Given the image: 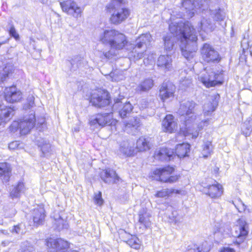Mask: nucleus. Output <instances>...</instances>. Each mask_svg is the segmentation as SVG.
I'll list each match as a JSON object with an SVG mask.
<instances>
[{
    "label": "nucleus",
    "instance_id": "nucleus-39",
    "mask_svg": "<svg viewBox=\"0 0 252 252\" xmlns=\"http://www.w3.org/2000/svg\"><path fill=\"white\" fill-rule=\"evenodd\" d=\"M93 199L94 203L98 206L102 205L104 203V200L102 197V193L100 191L94 194Z\"/></svg>",
    "mask_w": 252,
    "mask_h": 252
},
{
    "label": "nucleus",
    "instance_id": "nucleus-36",
    "mask_svg": "<svg viewBox=\"0 0 252 252\" xmlns=\"http://www.w3.org/2000/svg\"><path fill=\"white\" fill-rule=\"evenodd\" d=\"M133 110V106L129 102H126L119 111V116L123 118L127 117Z\"/></svg>",
    "mask_w": 252,
    "mask_h": 252
},
{
    "label": "nucleus",
    "instance_id": "nucleus-35",
    "mask_svg": "<svg viewBox=\"0 0 252 252\" xmlns=\"http://www.w3.org/2000/svg\"><path fill=\"white\" fill-rule=\"evenodd\" d=\"M136 148L139 152H144L150 149V142L147 138L140 136L136 141Z\"/></svg>",
    "mask_w": 252,
    "mask_h": 252
},
{
    "label": "nucleus",
    "instance_id": "nucleus-32",
    "mask_svg": "<svg viewBox=\"0 0 252 252\" xmlns=\"http://www.w3.org/2000/svg\"><path fill=\"white\" fill-rule=\"evenodd\" d=\"M113 45H111V47H125L129 45L126 36L118 32V34L115 36L113 38Z\"/></svg>",
    "mask_w": 252,
    "mask_h": 252
},
{
    "label": "nucleus",
    "instance_id": "nucleus-42",
    "mask_svg": "<svg viewBox=\"0 0 252 252\" xmlns=\"http://www.w3.org/2000/svg\"><path fill=\"white\" fill-rule=\"evenodd\" d=\"M182 53L183 56L188 60H189L193 57V52L188 51L187 48H182Z\"/></svg>",
    "mask_w": 252,
    "mask_h": 252
},
{
    "label": "nucleus",
    "instance_id": "nucleus-30",
    "mask_svg": "<svg viewBox=\"0 0 252 252\" xmlns=\"http://www.w3.org/2000/svg\"><path fill=\"white\" fill-rule=\"evenodd\" d=\"M182 6L187 10V13L189 17H192L195 12H197V9L201 8L202 4H198L196 7L194 2H192L191 0H184L182 2Z\"/></svg>",
    "mask_w": 252,
    "mask_h": 252
},
{
    "label": "nucleus",
    "instance_id": "nucleus-8",
    "mask_svg": "<svg viewBox=\"0 0 252 252\" xmlns=\"http://www.w3.org/2000/svg\"><path fill=\"white\" fill-rule=\"evenodd\" d=\"M70 243L61 238L54 239L51 237L45 240V245L53 252H66L70 248Z\"/></svg>",
    "mask_w": 252,
    "mask_h": 252
},
{
    "label": "nucleus",
    "instance_id": "nucleus-37",
    "mask_svg": "<svg viewBox=\"0 0 252 252\" xmlns=\"http://www.w3.org/2000/svg\"><path fill=\"white\" fill-rule=\"evenodd\" d=\"M24 187V184L23 182H19L10 192V196L12 198L19 197L20 193Z\"/></svg>",
    "mask_w": 252,
    "mask_h": 252
},
{
    "label": "nucleus",
    "instance_id": "nucleus-11",
    "mask_svg": "<svg viewBox=\"0 0 252 252\" xmlns=\"http://www.w3.org/2000/svg\"><path fill=\"white\" fill-rule=\"evenodd\" d=\"M178 127L177 119L171 114L165 115L161 121V128L164 133H175L178 131Z\"/></svg>",
    "mask_w": 252,
    "mask_h": 252
},
{
    "label": "nucleus",
    "instance_id": "nucleus-25",
    "mask_svg": "<svg viewBox=\"0 0 252 252\" xmlns=\"http://www.w3.org/2000/svg\"><path fill=\"white\" fill-rule=\"evenodd\" d=\"M182 192L181 189L171 188L161 189L156 191L154 196L158 198H168L173 194H180Z\"/></svg>",
    "mask_w": 252,
    "mask_h": 252
},
{
    "label": "nucleus",
    "instance_id": "nucleus-45",
    "mask_svg": "<svg viewBox=\"0 0 252 252\" xmlns=\"http://www.w3.org/2000/svg\"><path fill=\"white\" fill-rule=\"evenodd\" d=\"M19 144L16 141H13L10 143L8 145V147L10 149L14 150L18 148Z\"/></svg>",
    "mask_w": 252,
    "mask_h": 252
},
{
    "label": "nucleus",
    "instance_id": "nucleus-13",
    "mask_svg": "<svg viewBox=\"0 0 252 252\" xmlns=\"http://www.w3.org/2000/svg\"><path fill=\"white\" fill-rule=\"evenodd\" d=\"M201 191L211 198L217 199L222 195L223 188L220 184L217 182L212 185L202 186Z\"/></svg>",
    "mask_w": 252,
    "mask_h": 252
},
{
    "label": "nucleus",
    "instance_id": "nucleus-15",
    "mask_svg": "<svg viewBox=\"0 0 252 252\" xmlns=\"http://www.w3.org/2000/svg\"><path fill=\"white\" fill-rule=\"evenodd\" d=\"M98 32V38L101 42L106 46L113 45V38L116 34H118V31L114 30H98L96 31Z\"/></svg>",
    "mask_w": 252,
    "mask_h": 252
},
{
    "label": "nucleus",
    "instance_id": "nucleus-40",
    "mask_svg": "<svg viewBox=\"0 0 252 252\" xmlns=\"http://www.w3.org/2000/svg\"><path fill=\"white\" fill-rule=\"evenodd\" d=\"M214 19L217 21H222L225 17V13L220 9L215 10L214 13Z\"/></svg>",
    "mask_w": 252,
    "mask_h": 252
},
{
    "label": "nucleus",
    "instance_id": "nucleus-10",
    "mask_svg": "<svg viewBox=\"0 0 252 252\" xmlns=\"http://www.w3.org/2000/svg\"><path fill=\"white\" fill-rule=\"evenodd\" d=\"M33 127L32 120H18L13 121L9 127L10 132L14 133L18 130L21 135H26L29 133Z\"/></svg>",
    "mask_w": 252,
    "mask_h": 252
},
{
    "label": "nucleus",
    "instance_id": "nucleus-34",
    "mask_svg": "<svg viewBox=\"0 0 252 252\" xmlns=\"http://www.w3.org/2000/svg\"><path fill=\"white\" fill-rule=\"evenodd\" d=\"M152 40V37L150 33L143 34L136 40L137 47H147L151 45Z\"/></svg>",
    "mask_w": 252,
    "mask_h": 252
},
{
    "label": "nucleus",
    "instance_id": "nucleus-26",
    "mask_svg": "<svg viewBox=\"0 0 252 252\" xmlns=\"http://www.w3.org/2000/svg\"><path fill=\"white\" fill-rule=\"evenodd\" d=\"M214 29V26L211 21L205 18H203L198 26V29H200L198 30V32L203 40L206 38L205 34H207L209 32H211Z\"/></svg>",
    "mask_w": 252,
    "mask_h": 252
},
{
    "label": "nucleus",
    "instance_id": "nucleus-44",
    "mask_svg": "<svg viewBox=\"0 0 252 252\" xmlns=\"http://www.w3.org/2000/svg\"><path fill=\"white\" fill-rule=\"evenodd\" d=\"M9 34L15 38L16 39H18L19 38L18 33L17 32L14 26L11 25L9 30Z\"/></svg>",
    "mask_w": 252,
    "mask_h": 252
},
{
    "label": "nucleus",
    "instance_id": "nucleus-38",
    "mask_svg": "<svg viewBox=\"0 0 252 252\" xmlns=\"http://www.w3.org/2000/svg\"><path fill=\"white\" fill-rule=\"evenodd\" d=\"M2 70L4 73L2 75V78L3 79H5L9 76V75L13 73V65L11 63H7L5 64L4 66L2 68Z\"/></svg>",
    "mask_w": 252,
    "mask_h": 252
},
{
    "label": "nucleus",
    "instance_id": "nucleus-49",
    "mask_svg": "<svg viewBox=\"0 0 252 252\" xmlns=\"http://www.w3.org/2000/svg\"><path fill=\"white\" fill-rule=\"evenodd\" d=\"M14 229H17V230H19V229H20L19 225H14Z\"/></svg>",
    "mask_w": 252,
    "mask_h": 252
},
{
    "label": "nucleus",
    "instance_id": "nucleus-18",
    "mask_svg": "<svg viewBox=\"0 0 252 252\" xmlns=\"http://www.w3.org/2000/svg\"><path fill=\"white\" fill-rule=\"evenodd\" d=\"M194 120H195V117H193L192 116L189 117L188 118H185L183 122V126L180 127L179 129L178 128L177 134L179 135L183 136L184 137L191 135L192 138L194 139L197 138L198 135V132L196 131L194 133H191L190 128L188 126Z\"/></svg>",
    "mask_w": 252,
    "mask_h": 252
},
{
    "label": "nucleus",
    "instance_id": "nucleus-20",
    "mask_svg": "<svg viewBox=\"0 0 252 252\" xmlns=\"http://www.w3.org/2000/svg\"><path fill=\"white\" fill-rule=\"evenodd\" d=\"M14 114V107L0 105V125L9 122Z\"/></svg>",
    "mask_w": 252,
    "mask_h": 252
},
{
    "label": "nucleus",
    "instance_id": "nucleus-6",
    "mask_svg": "<svg viewBox=\"0 0 252 252\" xmlns=\"http://www.w3.org/2000/svg\"><path fill=\"white\" fill-rule=\"evenodd\" d=\"M118 121L114 117L113 112L98 113L95 118L89 121L91 126H99L100 127L105 126L116 127Z\"/></svg>",
    "mask_w": 252,
    "mask_h": 252
},
{
    "label": "nucleus",
    "instance_id": "nucleus-7",
    "mask_svg": "<svg viewBox=\"0 0 252 252\" xmlns=\"http://www.w3.org/2000/svg\"><path fill=\"white\" fill-rule=\"evenodd\" d=\"M235 227V237L236 240L233 242V244L239 246L244 243L249 234V224L243 218H239L236 220Z\"/></svg>",
    "mask_w": 252,
    "mask_h": 252
},
{
    "label": "nucleus",
    "instance_id": "nucleus-12",
    "mask_svg": "<svg viewBox=\"0 0 252 252\" xmlns=\"http://www.w3.org/2000/svg\"><path fill=\"white\" fill-rule=\"evenodd\" d=\"M3 97L7 103L12 104L21 101L23 94L16 85H12L5 88Z\"/></svg>",
    "mask_w": 252,
    "mask_h": 252
},
{
    "label": "nucleus",
    "instance_id": "nucleus-1",
    "mask_svg": "<svg viewBox=\"0 0 252 252\" xmlns=\"http://www.w3.org/2000/svg\"><path fill=\"white\" fill-rule=\"evenodd\" d=\"M169 29L171 33L174 35L178 36L182 46L195 45L197 38L195 31L191 24L189 22L185 23L182 21L172 23L169 26Z\"/></svg>",
    "mask_w": 252,
    "mask_h": 252
},
{
    "label": "nucleus",
    "instance_id": "nucleus-4",
    "mask_svg": "<svg viewBox=\"0 0 252 252\" xmlns=\"http://www.w3.org/2000/svg\"><path fill=\"white\" fill-rule=\"evenodd\" d=\"M90 103L93 106L101 108L110 105L112 103V97L106 89L96 88L93 90L88 97Z\"/></svg>",
    "mask_w": 252,
    "mask_h": 252
},
{
    "label": "nucleus",
    "instance_id": "nucleus-9",
    "mask_svg": "<svg viewBox=\"0 0 252 252\" xmlns=\"http://www.w3.org/2000/svg\"><path fill=\"white\" fill-rule=\"evenodd\" d=\"M46 217V212L44 205L41 203L31 211L30 220L33 226L37 227L43 225Z\"/></svg>",
    "mask_w": 252,
    "mask_h": 252
},
{
    "label": "nucleus",
    "instance_id": "nucleus-19",
    "mask_svg": "<svg viewBox=\"0 0 252 252\" xmlns=\"http://www.w3.org/2000/svg\"><path fill=\"white\" fill-rule=\"evenodd\" d=\"M153 157L157 160H170L174 158L173 149L161 147L154 152Z\"/></svg>",
    "mask_w": 252,
    "mask_h": 252
},
{
    "label": "nucleus",
    "instance_id": "nucleus-41",
    "mask_svg": "<svg viewBox=\"0 0 252 252\" xmlns=\"http://www.w3.org/2000/svg\"><path fill=\"white\" fill-rule=\"evenodd\" d=\"M121 150L126 157H132L134 155V150L133 148H129L128 149H125L124 147H121Z\"/></svg>",
    "mask_w": 252,
    "mask_h": 252
},
{
    "label": "nucleus",
    "instance_id": "nucleus-22",
    "mask_svg": "<svg viewBox=\"0 0 252 252\" xmlns=\"http://www.w3.org/2000/svg\"><path fill=\"white\" fill-rule=\"evenodd\" d=\"M141 123L139 118L134 117L133 119L125 124V130L132 135H136L140 132Z\"/></svg>",
    "mask_w": 252,
    "mask_h": 252
},
{
    "label": "nucleus",
    "instance_id": "nucleus-14",
    "mask_svg": "<svg viewBox=\"0 0 252 252\" xmlns=\"http://www.w3.org/2000/svg\"><path fill=\"white\" fill-rule=\"evenodd\" d=\"M176 86L172 83H163L158 90V96L162 102L175 96Z\"/></svg>",
    "mask_w": 252,
    "mask_h": 252
},
{
    "label": "nucleus",
    "instance_id": "nucleus-28",
    "mask_svg": "<svg viewBox=\"0 0 252 252\" xmlns=\"http://www.w3.org/2000/svg\"><path fill=\"white\" fill-rule=\"evenodd\" d=\"M12 168L10 164L6 162H0V177L5 182L10 180Z\"/></svg>",
    "mask_w": 252,
    "mask_h": 252
},
{
    "label": "nucleus",
    "instance_id": "nucleus-3",
    "mask_svg": "<svg viewBox=\"0 0 252 252\" xmlns=\"http://www.w3.org/2000/svg\"><path fill=\"white\" fill-rule=\"evenodd\" d=\"M122 0H111L106 6L107 11L112 14L110 19L114 24H120L129 16V11L122 7Z\"/></svg>",
    "mask_w": 252,
    "mask_h": 252
},
{
    "label": "nucleus",
    "instance_id": "nucleus-2",
    "mask_svg": "<svg viewBox=\"0 0 252 252\" xmlns=\"http://www.w3.org/2000/svg\"><path fill=\"white\" fill-rule=\"evenodd\" d=\"M181 175L176 173L175 165L166 164L153 169L149 178L153 181L161 184H173L179 181Z\"/></svg>",
    "mask_w": 252,
    "mask_h": 252
},
{
    "label": "nucleus",
    "instance_id": "nucleus-23",
    "mask_svg": "<svg viewBox=\"0 0 252 252\" xmlns=\"http://www.w3.org/2000/svg\"><path fill=\"white\" fill-rule=\"evenodd\" d=\"M190 145L187 142H183L176 145L173 150L174 158L177 156L179 158H184L189 156Z\"/></svg>",
    "mask_w": 252,
    "mask_h": 252
},
{
    "label": "nucleus",
    "instance_id": "nucleus-17",
    "mask_svg": "<svg viewBox=\"0 0 252 252\" xmlns=\"http://www.w3.org/2000/svg\"><path fill=\"white\" fill-rule=\"evenodd\" d=\"M60 5L63 12L67 13L68 14L72 15L75 18L80 16L82 12L81 9L77 6L74 1L67 0L61 2Z\"/></svg>",
    "mask_w": 252,
    "mask_h": 252
},
{
    "label": "nucleus",
    "instance_id": "nucleus-48",
    "mask_svg": "<svg viewBox=\"0 0 252 252\" xmlns=\"http://www.w3.org/2000/svg\"><path fill=\"white\" fill-rule=\"evenodd\" d=\"M114 102H115V103H119V102H121V99L119 98L115 99Z\"/></svg>",
    "mask_w": 252,
    "mask_h": 252
},
{
    "label": "nucleus",
    "instance_id": "nucleus-50",
    "mask_svg": "<svg viewBox=\"0 0 252 252\" xmlns=\"http://www.w3.org/2000/svg\"><path fill=\"white\" fill-rule=\"evenodd\" d=\"M203 47L205 48V47H209L208 46H207V44L205 43L204 44Z\"/></svg>",
    "mask_w": 252,
    "mask_h": 252
},
{
    "label": "nucleus",
    "instance_id": "nucleus-16",
    "mask_svg": "<svg viewBox=\"0 0 252 252\" xmlns=\"http://www.w3.org/2000/svg\"><path fill=\"white\" fill-rule=\"evenodd\" d=\"M99 176L105 183H109L110 182V179H112V183L115 184H118L123 181L116 171L111 170L109 168L102 170L99 173Z\"/></svg>",
    "mask_w": 252,
    "mask_h": 252
},
{
    "label": "nucleus",
    "instance_id": "nucleus-5",
    "mask_svg": "<svg viewBox=\"0 0 252 252\" xmlns=\"http://www.w3.org/2000/svg\"><path fill=\"white\" fill-rule=\"evenodd\" d=\"M199 80L207 88L220 86L224 83V74L222 71L206 72Z\"/></svg>",
    "mask_w": 252,
    "mask_h": 252
},
{
    "label": "nucleus",
    "instance_id": "nucleus-47",
    "mask_svg": "<svg viewBox=\"0 0 252 252\" xmlns=\"http://www.w3.org/2000/svg\"><path fill=\"white\" fill-rule=\"evenodd\" d=\"M169 40V39L168 37H165L164 39V42H165V45L167 47H168L169 46V45L168 44V42Z\"/></svg>",
    "mask_w": 252,
    "mask_h": 252
},
{
    "label": "nucleus",
    "instance_id": "nucleus-33",
    "mask_svg": "<svg viewBox=\"0 0 252 252\" xmlns=\"http://www.w3.org/2000/svg\"><path fill=\"white\" fill-rule=\"evenodd\" d=\"M151 215L147 213L146 210L140 212L138 214V222L145 228H149L151 224L150 220Z\"/></svg>",
    "mask_w": 252,
    "mask_h": 252
},
{
    "label": "nucleus",
    "instance_id": "nucleus-29",
    "mask_svg": "<svg viewBox=\"0 0 252 252\" xmlns=\"http://www.w3.org/2000/svg\"><path fill=\"white\" fill-rule=\"evenodd\" d=\"M154 86V81L151 78H147L143 79L137 86L136 92L138 93L148 92Z\"/></svg>",
    "mask_w": 252,
    "mask_h": 252
},
{
    "label": "nucleus",
    "instance_id": "nucleus-46",
    "mask_svg": "<svg viewBox=\"0 0 252 252\" xmlns=\"http://www.w3.org/2000/svg\"><path fill=\"white\" fill-rule=\"evenodd\" d=\"M220 252H235L234 249L228 247L222 248Z\"/></svg>",
    "mask_w": 252,
    "mask_h": 252
},
{
    "label": "nucleus",
    "instance_id": "nucleus-21",
    "mask_svg": "<svg viewBox=\"0 0 252 252\" xmlns=\"http://www.w3.org/2000/svg\"><path fill=\"white\" fill-rule=\"evenodd\" d=\"M196 105V103L192 101H188L181 104L179 110L181 116L185 117V118H188L189 117L192 116L193 117H195V119L196 116L194 115V109Z\"/></svg>",
    "mask_w": 252,
    "mask_h": 252
},
{
    "label": "nucleus",
    "instance_id": "nucleus-31",
    "mask_svg": "<svg viewBox=\"0 0 252 252\" xmlns=\"http://www.w3.org/2000/svg\"><path fill=\"white\" fill-rule=\"evenodd\" d=\"M158 67L165 70H168L172 66V59L169 55H160L157 61Z\"/></svg>",
    "mask_w": 252,
    "mask_h": 252
},
{
    "label": "nucleus",
    "instance_id": "nucleus-43",
    "mask_svg": "<svg viewBox=\"0 0 252 252\" xmlns=\"http://www.w3.org/2000/svg\"><path fill=\"white\" fill-rule=\"evenodd\" d=\"M212 142L208 141L204 144L203 149L208 154H210L212 152Z\"/></svg>",
    "mask_w": 252,
    "mask_h": 252
},
{
    "label": "nucleus",
    "instance_id": "nucleus-24",
    "mask_svg": "<svg viewBox=\"0 0 252 252\" xmlns=\"http://www.w3.org/2000/svg\"><path fill=\"white\" fill-rule=\"evenodd\" d=\"M202 57L207 62H219L221 57L214 48H202Z\"/></svg>",
    "mask_w": 252,
    "mask_h": 252
},
{
    "label": "nucleus",
    "instance_id": "nucleus-27",
    "mask_svg": "<svg viewBox=\"0 0 252 252\" xmlns=\"http://www.w3.org/2000/svg\"><path fill=\"white\" fill-rule=\"evenodd\" d=\"M120 234L125 233L129 236V238L126 240H124V242L130 248L135 250H139L140 249L142 245L141 242L136 235L127 233L124 229H120Z\"/></svg>",
    "mask_w": 252,
    "mask_h": 252
}]
</instances>
